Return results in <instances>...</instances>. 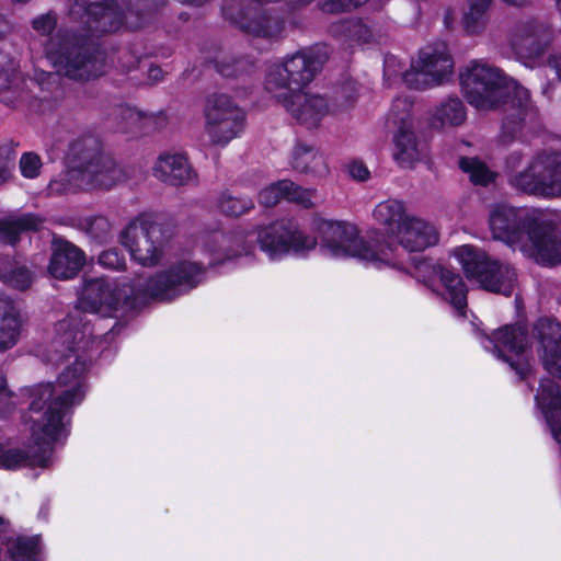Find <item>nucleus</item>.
Wrapping results in <instances>:
<instances>
[{
    "instance_id": "obj_1",
    "label": "nucleus",
    "mask_w": 561,
    "mask_h": 561,
    "mask_svg": "<svg viewBox=\"0 0 561 561\" xmlns=\"http://www.w3.org/2000/svg\"><path fill=\"white\" fill-rule=\"evenodd\" d=\"M47 360L53 364L68 362L55 386L42 383L27 390L30 397L31 438L38 449L46 451L51 445L68 435L66 412L84 397L83 377L88 364L75 350L85 337V327L77 317L70 316L56 325Z\"/></svg>"
},
{
    "instance_id": "obj_2",
    "label": "nucleus",
    "mask_w": 561,
    "mask_h": 561,
    "mask_svg": "<svg viewBox=\"0 0 561 561\" xmlns=\"http://www.w3.org/2000/svg\"><path fill=\"white\" fill-rule=\"evenodd\" d=\"M204 265L187 260L179 261L168 271L136 285L119 284L105 278L90 279L84 284L79 307L102 317H115L148 299L171 300L196 287L204 276Z\"/></svg>"
},
{
    "instance_id": "obj_3",
    "label": "nucleus",
    "mask_w": 561,
    "mask_h": 561,
    "mask_svg": "<svg viewBox=\"0 0 561 561\" xmlns=\"http://www.w3.org/2000/svg\"><path fill=\"white\" fill-rule=\"evenodd\" d=\"M460 83L468 102L478 110L505 105L507 115L502 125L504 142L523 137L531 130L537 113L529 101V92L499 68L483 61H471L460 73Z\"/></svg>"
},
{
    "instance_id": "obj_4",
    "label": "nucleus",
    "mask_w": 561,
    "mask_h": 561,
    "mask_svg": "<svg viewBox=\"0 0 561 561\" xmlns=\"http://www.w3.org/2000/svg\"><path fill=\"white\" fill-rule=\"evenodd\" d=\"M325 58L319 48L301 50L272 64L265 77V90L309 128L316 127L331 110L323 96L300 88L312 81Z\"/></svg>"
},
{
    "instance_id": "obj_5",
    "label": "nucleus",
    "mask_w": 561,
    "mask_h": 561,
    "mask_svg": "<svg viewBox=\"0 0 561 561\" xmlns=\"http://www.w3.org/2000/svg\"><path fill=\"white\" fill-rule=\"evenodd\" d=\"M489 227L493 239L519 250L541 265L561 264V237L540 222L534 210L507 204L492 205Z\"/></svg>"
},
{
    "instance_id": "obj_6",
    "label": "nucleus",
    "mask_w": 561,
    "mask_h": 561,
    "mask_svg": "<svg viewBox=\"0 0 561 561\" xmlns=\"http://www.w3.org/2000/svg\"><path fill=\"white\" fill-rule=\"evenodd\" d=\"M313 230L319 238L320 251L328 257L355 259L377 268L403 265L397 248L375 249L351 222L317 219L313 222Z\"/></svg>"
},
{
    "instance_id": "obj_7",
    "label": "nucleus",
    "mask_w": 561,
    "mask_h": 561,
    "mask_svg": "<svg viewBox=\"0 0 561 561\" xmlns=\"http://www.w3.org/2000/svg\"><path fill=\"white\" fill-rule=\"evenodd\" d=\"M45 56L57 72L75 80L88 81L105 70L102 59L91 55L82 38L58 32L45 44Z\"/></svg>"
},
{
    "instance_id": "obj_8",
    "label": "nucleus",
    "mask_w": 561,
    "mask_h": 561,
    "mask_svg": "<svg viewBox=\"0 0 561 561\" xmlns=\"http://www.w3.org/2000/svg\"><path fill=\"white\" fill-rule=\"evenodd\" d=\"M453 255L467 277L483 289L504 296L513 293L516 273L508 264L491 259L484 251L469 244L455 248Z\"/></svg>"
},
{
    "instance_id": "obj_9",
    "label": "nucleus",
    "mask_w": 561,
    "mask_h": 561,
    "mask_svg": "<svg viewBox=\"0 0 561 561\" xmlns=\"http://www.w3.org/2000/svg\"><path fill=\"white\" fill-rule=\"evenodd\" d=\"M256 241L261 250L273 261L288 254L306 256L318 245L317 237L302 231L291 220L261 227L256 232Z\"/></svg>"
},
{
    "instance_id": "obj_10",
    "label": "nucleus",
    "mask_w": 561,
    "mask_h": 561,
    "mask_svg": "<svg viewBox=\"0 0 561 561\" xmlns=\"http://www.w3.org/2000/svg\"><path fill=\"white\" fill-rule=\"evenodd\" d=\"M122 243L131 259L142 266L158 264L164 254L162 227L149 214L139 215L126 227L122 233Z\"/></svg>"
},
{
    "instance_id": "obj_11",
    "label": "nucleus",
    "mask_w": 561,
    "mask_h": 561,
    "mask_svg": "<svg viewBox=\"0 0 561 561\" xmlns=\"http://www.w3.org/2000/svg\"><path fill=\"white\" fill-rule=\"evenodd\" d=\"M205 130L216 145L226 146L239 137L245 126V112L228 94H214L204 108Z\"/></svg>"
},
{
    "instance_id": "obj_12",
    "label": "nucleus",
    "mask_w": 561,
    "mask_h": 561,
    "mask_svg": "<svg viewBox=\"0 0 561 561\" xmlns=\"http://www.w3.org/2000/svg\"><path fill=\"white\" fill-rule=\"evenodd\" d=\"M438 240L439 231L433 222L411 214L402 225L391 231L390 241L382 248H397L403 260L401 267L389 266L390 268L412 273L410 253L421 252L436 245Z\"/></svg>"
},
{
    "instance_id": "obj_13",
    "label": "nucleus",
    "mask_w": 561,
    "mask_h": 561,
    "mask_svg": "<svg viewBox=\"0 0 561 561\" xmlns=\"http://www.w3.org/2000/svg\"><path fill=\"white\" fill-rule=\"evenodd\" d=\"M454 62L445 45L427 46L412 60L404 82L416 89H425L444 83L453 73Z\"/></svg>"
},
{
    "instance_id": "obj_14",
    "label": "nucleus",
    "mask_w": 561,
    "mask_h": 561,
    "mask_svg": "<svg viewBox=\"0 0 561 561\" xmlns=\"http://www.w3.org/2000/svg\"><path fill=\"white\" fill-rule=\"evenodd\" d=\"M558 162L556 153L538 154L524 170L512 175L510 183L526 194L542 197L559 196L561 185L553 182V176L561 174V170L553 167Z\"/></svg>"
},
{
    "instance_id": "obj_15",
    "label": "nucleus",
    "mask_w": 561,
    "mask_h": 561,
    "mask_svg": "<svg viewBox=\"0 0 561 561\" xmlns=\"http://www.w3.org/2000/svg\"><path fill=\"white\" fill-rule=\"evenodd\" d=\"M482 345L497 358L508 363L519 376L526 375L528 343L522 325H505L494 332L492 337L485 336Z\"/></svg>"
},
{
    "instance_id": "obj_16",
    "label": "nucleus",
    "mask_w": 561,
    "mask_h": 561,
    "mask_svg": "<svg viewBox=\"0 0 561 561\" xmlns=\"http://www.w3.org/2000/svg\"><path fill=\"white\" fill-rule=\"evenodd\" d=\"M254 252V232L250 230L216 234L208 238L203 245V254L209 266H219L240 257L252 256Z\"/></svg>"
},
{
    "instance_id": "obj_17",
    "label": "nucleus",
    "mask_w": 561,
    "mask_h": 561,
    "mask_svg": "<svg viewBox=\"0 0 561 561\" xmlns=\"http://www.w3.org/2000/svg\"><path fill=\"white\" fill-rule=\"evenodd\" d=\"M69 15L82 25L85 33L113 32L122 24L121 13L113 0H76Z\"/></svg>"
},
{
    "instance_id": "obj_18",
    "label": "nucleus",
    "mask_w": 561,
    "mask_h": 561,
    "mask_svg": "<svg viewBox=\"0 0 561 561\" xmlns=\"http://www.w3.org/2000/svg\"><path fill=\"white\" fill-rule=\"evenodd\" d=\"M414 276L423 278L424 282H438L439 293L443 297L450 302V305L463 313L467 306V286L461 276L454 271L444 267L432 265L427 261L419 262L414 265Z\"/></svg>"
},
{
    "instance_id": "obj_19",
    "label": "nucleus",
    "mask_w": 561,
    "mask_h": 561,
    "mask_svg": "<svg viewBox=\"0 0 561 561\" xmlns=\"http://www.w3.org/2000/svg\"><path fill=\"white\" fill-rule=\"evenodd\" d=\"M549 41V32L543 24L529 20L518 24L511 36V45L517 58L527 67H534Z\"/></svg>"
},
{
    "instance_id": "obj_20",
    "label": "nucleus",
    "mask_w": 561,
    "mask_h": 561,
    "mask_svg": "<svg viewBox=\"0 0 561 561\" xmlns=\"http://www.w3.org/2000/svg\"><path fill=\"white\" fill-rule=\"evenodd\" d=\"M81 181L84 190H108L122 178V170L115 161L101 151H89L83 156Z\"/></svg>"
},
{
    "instance_id": "obj_21",
    "label": "nucleus",
    "mask_w": 561,
    "mask_h": 561,
    "mask_svg": "<svg viewBox=\"0 0 561 561\" xmlns=\"http://www.w3.org/2000/svg\"><path fill=\"white\" fill-rule=\"evenodd\" d=\"M538 341V353L546 370L561 378V325L549 320H539L534 328Z\"/></svg>"
},
{
    "instance_id": "obj_22",
    "label": "nucleus",
    "mask_w": 561,
    "mask_h": 561,
    "mask_svg": "<svg viewBox=\"0 0 561 561\" xmlns=\"http://www.w3.org/2000/svg\"><path fill=\"white\" fill-rule=\"evenodd\" d=\"M152 175L162 183L182 186L195 181V173L183 154L162 153L152 165Z\"/></svg>"
},
{
    "instance_id": "obj_23",
    "label": "nucleus",
    "mask_w": 561,
    "mask_h": 561,
    "mask_svg": "<svg viewBox=\"0 0 561 561\" xmlns=\"http://www.w3.org/2000/svg\"><path fill=\"white\" fill-rule=\"evenodd\" d=\"M84 261V254L78 247L65 240H56L48 271L55 278L69 279L78 274Z\"/></svg>"
},
{
    "instance_id": "obj_24",
    "label": "nucleus",
    "mask_w": 561,
    "mask_h": 561,
    "mask_svg": "<svg viewBox=\"0 0 561 561\" xmlns=\"http://www.w3.org/2000/svg\"><path fill=\"white\" fill-rule=\"evenodd\" d=\"M536 402L542 411L554 439L561 446V388L551 379L540 382Z\"/></svg>"
},
{
    "instance_id": "obj_25",
    "label": "nucleus",
    "mask_w": 561,
    "mask_h": 561,
    "mask_svg": "<svg viewBox=\"0 0 561 561\" xmlns=\"http://www.w3.org/2000/svg\"><path fill=\"white\" fill-rule=\"evenodd\" d=\"M316 192L297 186L289 180H282L265 186L259 193V202L264 206H274L282 199L297 203L304 207L312 205Z\"/></svg>"
},
{
    "instance_id": "obj_26",
    "label": "nucleus",
    "mask_w": 561,
    "mask_h": 561,
    "mask_svg": "<svg viewBox=\"0 0 561 561\" xmlns=\"http://www.w3.org/2000/svg\"><path fill=\"white\" fill-rule=\"evenodd\" d=\"M426 157V144L417 139L414 127L400 128L393 136V158L410 168Z\"/></svg>"
},
{
    "instance_id": "obj_27",
    "label": "nucleus",
    "mask_w": 561,
    "mask_h": 561,
    "mask_svg": "<svg viewBox=\"0 0 561 561\" xmlns=\"http://www.w3.org/2000/svg\"><path fill=\"white\" fill-rule=\"evenodd\" d=\"M236 23L243 32L262 38L277 37L284 27L283 22L277 16L263 10H249Z\"/></svg>"
},
{
    "instance_id": "obj_28",
    "label": "nucleus",
    "mask_w": 561,
    "mask_h": 561,
    "mask_svg": "<svg viewBox=\"0 0 561 561\" xmlns=\"http://www.w3.org/2000/svg\"><path fill=\"white\" fill-rule=\"evenodd\" d=\"M22 325V318L13 302L0 294V352H5L18 344Z\"/></svg>"
},
{
    "instance_id": "obj_29",
    "label": "nucleus",
    "mask_w": 561,
    "mask_h": 561,
    "mask_svg": "<svg viewBox=\"0 0 561 561\" xmlns=\"http://www.w3.org/2000/svg\"><path fill=\"white\" fill-rule=\"evenodd\" d=\"M332 33L358 45L374 44L380 38V32L376 25L362 20L341 22L332 28Z\"/></svg>"
},
{
    "instance_id": "obj_30",
    "label": "nucleus",
    "mask_w": 561,
    "mask_h": 561,
    "mask_svg": "<svg viewBox=\"0 0 561 561\" xmlns=\"http://www.w3.org/2000/svg\"><path fill=\"white\" fill-rule=\"evenodd\" d=\"M410 215L411 213L408 211L404 203L394 198L380 202L373 211L375 220L388 228V242L390 241L391 231L402 225Z\"/></svg>"
},
{
    "instance_id": "obj_31",
    "label": "nucleus",
    "mask_w": 561,
    "mask_h": 561,
    "mask_svg": "<svg viewBox=\"0 0 561 561\" xmlns=\"http://www.w3.org/2000/svg\"><path fill=\"white\" fill-rule=\"evenodd\" d=\"M39 536H18L7 543V553L0 561H42Z\"/></svg>"
},
{
    "instance_id": "obj_32",
    "label": "nucleus",
    "mask_w": 561,
    "mask_h": 561,
    "mask_svg": "<svg viewBox=\"0 0 561 561\" xmlns=\"http://www.w3.org/2000/svg\"><path fill=\"white\" fill-rule=\"evenodd\" d=\"M42 220L34 215L9 217L0 220V241L14 244L20 236L30 230H36Z\"/></svg>"
},
{
    "instance_id": "obj_33",
    "label": "nucleus",
    "mask_w": 561,
    "mask_h": 561,
    "mask_svg": "<svg viewBox=\"0 0 561 561\" xmlns=\"http://www.w3.org/2000/svg\"><path fill=\"white\" fill-rule=\"evenodd\" d=\"M466 111L458 98L443 101L432 114V125L437 128L458 126L465 122Z\"/></svg>"
},
{
    "instance_id": "obj_34",
    "label": "nucleus",
    "mask_w": 561,
    "mask_h": 561,
    "mask_svg": "<svg viewBox=\"0 0 561 561\" xmlns=\"http://www.w3.org/2000/svg\"><path fill=\"white\" fill-rule=\"evenodd\" d=\"M47 465L48 458L45 456H31L24 449L0 445L1 469L15 470L23 467H46Z\"/></svg>"
},
{
    "instance_id": "obj_35",
    "label": "nucleus",
    "mask_w": 561,
    "mask_h": 561,
    "mask_svg": "<svg viewBox=\"0 0 561 561\" xmlns=\"http://www.w3.org/2000/svg\"><path fill=\"white\" fill-rule=\"evenodd\" d=\"M293 167L300 172L323 174L327 171L324 158L313 147L297 145L293 154Z\"/></svg>"
},
{
    "instance_id": "obj_36",
    "label": "nucleus",
    "mask_w": 561,
    "mask_h": 561,
    "mask_svg": "<svg viewBox=\"0 0 561 561\" xmlns=\"http://www.w3.org/2000/svg\"><path fill=\"white\" fill-rule=\"evenodd\" d=\"M217 207L224 215L237 217L249 213L254 207V203L245 195L224 192L218 197Z\"/></svg>"
},
{
    "instance_id": "obj_37",
    "label": "nucleus",
    "mask_w": 561,
    "mask_h": 561,
    "mask_svg": "<svg viewBox=\"0 0 561 561\" xmlns=\"http://www.w3.org/2000/svg\"><path fill=\"white\" fill-rule=\"evenodd\" d=\"M388 122L398 129L414 127L412 101L409 98L394 99L388 114Z\"/></svg>"
},
{
    "instance_id": "obj_38",
    "label": "nucleus",
    "mask_w": 561,
    "mask_h": 561,
    "mask_svg": "<svg viewBox=\"0 0 561 561\" xmlns=\"http://www.w3.org/2000/svg\"><path fill=\"white\" fill-rule=\"evenodd\" d=\"M48 190L50 194L55 195L84 190L83 182L81 181V169H72L60 173L50 181Z\"/></svg>"
},
{
    "instance_id": "obj_39",
    "label": "nucleus",
    "mask_w": 561,
    "mask_h": 561,
    "mask_svg": "<svg viewBox=\"0 0 561 561\" xmlns=\"http://www.w3.org/2000/svg\"><path fill=\"white\" fill-rule=\"evenodd\" d=\"M492 0H468V9L463 13L462 23L470 33L480 30L484 22V16L491 5Z\"/></svg>"
},
{
    "instance_id": "obj_40",
    "label": "nucleus",
    "mask_w": 561,
    "mask_h": 561,
    "mask_svg": "<svg viewBox=\"0 0 561 561\" xmlns=\"http://www.w3.org/2000/svg\"><path fill=\"white\" fill-rule=\"evenodd\" d=\"M8 48L11 45L3 43L0 46V89H9L18 79V62Z\"/></svg>"
},
{
    "instance_id": "obj_41",
    "label": "nucleus",
    "mask_w": 561,
    "mask_h": 561,
    "mask_svg": "<svg viewBox=\"0 0 561 561\" xmlns=\"http://www.w3.org/2000/svg\"><path fill=\"white\" fill-rule=\"evenodd\" d=\"M459 165L463 172L469 174L474 184L488 185L495 178V173L477 158H461Z\"/></svg>"
},
{
    "instance_id": "obj_42",
    "label": "nucleus",
    "mask_w": 561,
    "mask_h": 561,
    "mask_svg": "<svg viewBox=\"0 0 561 561\" xmlns=\"http://www.w3.org/2000/svg\"><path fill=\"white\" fill-rule=\"evenodd\" d=\"M0 278L9 285L24 290L32 284V274L24 266H14L9 270H0Z\"/></svg>"
},
{
    "instance_id": "obj_43",
    "label": "nucleus",
    "mask_w": 561,
    "mask_h": 561,
    "mask_svg": "<svg viewBox=\"0 0 561 561\" xmlns=\"http://www.w3.org/2000/svg\"><path fill=\"white\" fill-rule=\"evenodd\" d=\"M15 159L16 154L12 147L0 146V185L13 176Z\"/></svg>"
},
{
    "instance_id": "obj_44",
    "label": "nucleus",
    "mask_w": 561,
    "mask_h": 561,
    "mask_svg": "<svg viewBox=\"0 0 561 561\" xmlns=\"http://www.w3.org/2000/svg\"><path fill=\"white\" fill-rule=\"evenodd\" d=\"M127 116L129 119L134 122H141L142 125L147 128H161L167 123V116L164 113H142L136 108H128L127 110Z\"/></svg>"
},
{
    "instance_id": "obj_45",
    "label": "nucleus",
    "mask_w": 561,
    "mask_h": 561,
    "mask_svg": "<svg viewBox=\"0 0 561 561\" xmlns=\"http://www.w3.org/2000/svg\"><path fill=\"white\" fill-rule=\"evenodd\" d=\"M20 171L26 179H35L39 175L42 169V160L34 152H25L20 158Z\"/></svg>"
},
{
    "instance_id": "obj_46",
    "label": "nucleus",
    "mask_w": 561,
    "mask_h": 561,
    "mask_svg": "<svg viewBox=\"0 0 561 561\" xmlns=\"http://www.w3.org/2000/svg\"><path fill=\"white\" fill-rule=\"evenodd\" d=\"M409 72V70L403 71V65L401 61L394 56H388L385 59L383 64V75L386 81L389 83L394 82L399 77L404 81V75Z\"/></svg>"
},
{
    "instance_id": "obj_47",
    "label": "nucleus",
    "mask_w": 561,
    "mask_h": 561,
    "mask_svg": "<svg viewBox=\"0 0 561 561\" xmlns=\"http://www.w3.org/2000/svg\"><path fill=\"white\" fill-rule=\"evenodd\" d=\"M57 24L56 15L45 13L35 18L32 22L33 30L42 36H48L55 30Z\"/></svg>"
},
{
    "instance_id": "obj_48",
    "label": "nucleus",
    "mask_w": 561,
    "mask_h": 561,
    "mask_svg": "<svg viewBox=\"0 0 561 561\" xmlns=\"http://www.w3.org/2000/svg\"><path fill=\"white\" fill-rule=\"evenodd\" d=\"M16 398V394L7 388L5 378L0 375V415H4L18 404Z\"/></svg>"
},
{
    "instance_id": "obj_49",
    "label": "nucleus",
    "mask_w": 561,
    "mask_h": 561,
    "mask_svg": "<svg viewBox=\"0 0 561 561\" xmlns=\"http://www.w3.org/2000/svg\"><path fill=\"white\" fill-rule=\"evenodd\" d=\"M84 227L91 236L100 238L110 230V222L102 216H95L87 218Z\"/></svg>"
},
{
    "instance_id": "obj_50",
    "label": "nucleus",
    "mask_w": 561,
    "mask_h": 561,
    "mask_svg": "<svg viewBox=\"0 0 561 561\" xmlns=\"http://www.w3.org/2000/svg\"><path fill=\"white\" fill-rule=\"evenodd\" d=\"M99 263L106 268L121 270L125 265V260L117 250L111 249L100 254Z\"/></svg>"
},
{
    "instance_id": "obj_51",
    "label": "nucleus",
    "mask_w": 561,
    "mask_h": 561,
    "mask_svg": "<svg viewBox=\"0 0 561 561\" xmlns=\"http://www.w3.org/2000/svg\"><path fill=\"white\" fill-rule=\"evenodd\" d=\"M366 0H327L322 3V10L328 13H337L355 8Z\"/></svg>"
},
{
    "instance_id": "obj_52",
    "label": "nucleus",
    "mask_w": 561,
    "mask_h": 561,
    "mask_svg": "<svg viewBox=\"0 0 561 561\" xmlns=\"http://www.w3.org/2000/svg\"><path fill=\"white\" fill-rule=\"evenodd\" d=\"M348 173L356 181H367L370 176L368 168L362 161H353L348 164Z\"/></svg>"
},
{
    "instance_id": "obj_53",
    "label": "nucleus",
    "mask_w": 561,
    "mask_h": 561,
    "mask_svg": "<svg viewBox=\"0 0 561 561\" xmlns=\"http://www.w3.org/2000/svg\"><path fill=\"white\" fill-rule=\"evenodd\" d=\"M10 30V25L3 15L0 14V38L7 34Z\"/></svg>"
},
{
    "instance_id": "obj_54",
    "label": "nucleus",
    "mask_w": 561,
    "mask_h": 561,
    "mask_svg": "<svg viewBox=\"0 0 561 561\" xmlns=\"http://www.w3.org/2000/svg\"><path fill=\"white\" fill-rule=\"evenodd\" d=\"M503 1L508 4H512V5L522 7V5H525L526 3H528L530 0H503Z\"/></svg>"
},
{
    "instance_id": "obj_55",
    "label": "nucleus",
    "mask_w": 561,
    "mask_h": 561,
    "mask_svg": "<svg viewBox=\"0 0 561 561\" xmlns=\"http://www.w3.org/2000/svg\"><path fill=\"white\" fill-rule=\"evenodd\" d=\"M554 68L557 70L559 78L561 79V55L554 59Z\"/></svg>"
},
{
    "instance_id": "obj_56",
    "label": "nucleus",
    "mask_w": 561,
    "mask_h": 561,
    "mask_svg": "<svg viewBox=\"0 0 561 561\" xmlns=\"http://www.w3.org/2000/svg\"><path fill=\"white\" fill-rule=\"evenodd\" d=\"M150 72H151V76H153L154 78H157V77H158V75L161 72V70H160L159 68H152V69L150 70Z\"/></svg>"
},
{
    "instance_id": "obj_57",
    "label": "nucleus",
    "mask_w": 561,
    "mask_h": 561,
    "mask_svg": "<svg viewBox=\"0 0 561 561\" xmlns=\"http://www.w3.org/2000/svg\"><path fill=\"white\" fill-rule=\"evenodd\" d=\"M510 163H513V164L515 163V157L514 156L511 157Z\"/></svg>"
},
{
    "instance_id": "obj_58",
    "label": "nucleus",
    "mask_w": 561,
    "mask_h": 561,
    "mask_svg": "<svg viewBox=\"0 0 561 561\" xmlns=\"http://www.w3.org/2000/svg\"><path fill=\"white\" fill-rule=\"evenodd\" d=\"M557 4H558L559 9L561 10V0H557Z\"/></svg>"
}]
</instances>
